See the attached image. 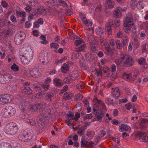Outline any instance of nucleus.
<instances>
[{"mask_svg":"<svg viewBox=\"0 0 148 148\" xmlns=\"http://www.w3.org/2000/svg\"><path fill=\"white\" fill-rule=\"evenodd\" d=\"M87 125L86 124H85L82 127L79 128L77 131V134L81 136L84 135L85 130L86 128Z\"/></svg>","mask_w":148,"mask_h":148,"instance_id":"21","label":"nucleus"},{"mask_svg":"<svg viewBox=\"0 0 148 148\" xmlns=\"http://www.w3.org/2000/svg\"><path fill=\"white\" fill-rule=\"evenodd\" d=\"M68 89V87L66 85L63 87V89L61 90L60 94H62L64 92L67 91Z\"/></svg>","mask_w":148,"mask_h":148,"instance_id":"53","label":"nucleus"},{"mask_svg":"<svg viewBox=\"0 0 148 148\" xmlns=\"http://www.w3.org/2000/svg\"><path fill=\"white\" fill-rule=\"evenodd\" d=\"M105 53L108 56H112L114 55V49H111L109 47H105Z\"/></svg>","mask_w":148,"mask_h":148,"instance_id":"24","label":"nucleus"},{"mask_svg":"<svg viewBox=\"0 0 148 148\" xmlns=\"http://www.w3.org/2000/svg\"><path fill=\"white\" fill-rule=\"evenodd\" d=\"M133 106L131 103H129L125 105V107L127 109L130 110L132 107H135L134 104H133Z\"/></svg>","mask_w":148,"mask_h":148,"instance_id":"51","label":"nucleus"},{"mask_svg":"<svg viewBox=\"0 0 148 148\" xmlns=\"http://www.w3.org/2000/svg\"><path fill=\"white\" fill-rule=\"evenodd\" d=\"M40 61L43 64H47L50 60V58L48 56L47 54L45 52H41L39 56Z\"/></svg>","mask_w":148,"mask_h":148,"instance_id":"9","label":"nucleus"},{"mask_svg":"<svg viewBox=\"0 0 148 148\" xmlns=\"http://www.w3.org/2000/svg\"><path fill=\"white\" fill-rule=\"evenodd\" d=\"M23 53L22 56L25 57L28 61H29L33 58V52L30 47L27 45L24 46L20 50Z\"/></svg>","mask_w":148,"mask_h":148,"instance_id":"4","label":"nucleus"},{"mask_svg":"<svg viewBox=\"0 0 148 148\" xmlns=\"http://www.w3.org/2000/svg\"><path fill=\"white\" fill-rule=\"evenodd\" d=\"M95 104L93 106V114H95V117L98 121H101L102 118L104 116L103 113L101 109H106L104 103L101 100H99L95 97L93 100Z\"/></svg>","mask_w":148,"mask_h":148,"instance_id":"1","label":"nucleus"},{"mask_svg":"<svg viewBox=\"0 0 148 148\" xmlns=\"http://www.w3.org/2000/svg\"><path fill=\"white\" fill-rule=\"evenodd\" d=\"M16 15L18 17H25L26 15L25 12L24 11L22 12L20 10H16Z\"/></svg>","mask_w":148,"mask_h":148,"instance_id":"35","label":"nucleus"},{"mask_svg":"<svg viewBox=\"0 0 148 148\" xmlns=\"http://www.w3.org/2000/svg\"><path fill=\"white\" fill-rule=\"evenodd\" d=\"M131 26L123 24V29L126 33H129L131 30Z\"/></svg>","mask_w":148,"mask_h":148,"instance_id":"37","label":"nucleus"},{"mask_svg":"<svg viewBox=\"0 0 148 148\" xmlns=\"http://www.w3.org/2000/svg\"><path fill=\"white\" fill-rule=\"evenodd\" d=\"M132 44L133 45L134 48H137L139 46L140 44L138 41L137 36H134L132 42Z\"/></svg>","mask_w":148,"mask_h":148,"instance_id":"27","label":"nucleus"},{"mask_svg":"<svg viewBox=\"0 0 148 148\" xmlns=\"http://www.w3.org/2000/svg\"><path fill=\"white\" fill-rule=\"evenodd\" d=\"M21 92L24 94L30 95L32 94L33 91L29 86L22 87L21 90Z\"/></svg>","mask_w":148,"mask_h":148,"instance_id":"13","label":"nucleus"},{"mask_svg":"<svg viewBox=\"0 0 148 148\" xmlns=\"http://www.w3.org/2000/svg\"><path fill=\"white\" fill-rule=\"evenodd\" d=\"M50 47L51 49H54L56 50L59 48V45L57 43L52 42L50 44Z\"/></svg>","mask_w":148,"mask_h":148,"instance_id":"46","label":"nucleus"},{"mask_svg":"<svg viewBox=\"0 0 148 148\" xmlns=\"http://www.w3.org/2000/svg\"><path fill=\"white\" fill-rule=\"evenodd\" d=\"M5 75L7 83L13 78V76L10 74H5Z\"/></svg>","mask_w":148,"mask_h":148,"instance_id":"47","label":"nucleus"},{"mask_svg":"<svg viewBox=\"0 0 148 148\" xmlns=\"http://www.w3.org/2000/svg\"><path fill=\"white\" fill-rule=\"evenodd\" d=\"M29 73L32 77L38 78L41 75V74L38 72L37 69H33L29 71Z\"/></svg>","mask_w":148,"mask_h":148,"instance_id":"16","label":"nucleus"},{"mask_svg":"<svg viewBox=\"0 0 148 148\" xmlns=\"http://www.w3.org/2000/svg\"><path fill=\"white\" fill-rule=\"evenodd\" d=\"M10 116H13L16 112V109L11 106L6 107Z\"/></svg>","mask_w":148,"mask_h":148,"instance_id":"25","label":"nucleus"},{"mask_svg":"<svg viewBox=\"0 0 148 148\" xmlns=\"http://www.w3.org/2000/svg\"><path fill=\"white\" fill-rule=\"evenodd\" d=\"M26 122L32 126H35L36 125L35 121L33 119H27L26 120Z\"/></svg>","mask_w":148,"mask_h":148,"instance_id":"43","label":"nucleus"},{"mask_svg":"<svg viewBox=\"0 0 148 148\" xmlns=\"http://www.w3.org/2000/svg\"><path fill=\"white\" fill-rule=\"evenodd\" d=\"M81 147H82L86 146L87 142L86 141L85 138L83 137H82L81 138Z\"/></svg>","mask_w":148,"mask_h":148,"instance_id":"48","label":"nucleus"},{"mask_svg":"<svg viewBox=\"0 0 148 148\" xmlns=\"http://www.w3.org/2000/svg\"><path fill=\"white\" fill-rule=\"evenodd\" d=\"M46 105V103L44 102L36 103L32 106L31 110L34 112L40 111V110L44 108Z\"/></svg>","mask_w":148,"mask_h":148,"instance_id":"10","label":"nucleus"},{"mask_svg":"<svg viewBox=\"0 0 148 148\" xmlns=\"http://www.w3.org/2000/svg\"><path fill=\"white\" fill-rule=\"evenodd\" d=\"M115 42L116 46V48L117 49H119L122 48L123 45L121 42L120 40H116Z\"/></svg>","mask_w":148,"mask_h":148,"instance_id":"41","label":"nucleus"},{"mask_svg":"<svg viewBox=\"0 0 148 148\" xmlns=\"http://www.w3.org/2000/svg\"><path fill=\"white\" fill-rule=\"evenodd\" d=\"M138 63L140 65H144L145 64V58L143 57L140 58L138 59Z\"/></svg>","mask_w":148,"mask_h":148,"instance_id":"49","label":"nucleus"},{"mask_svg":"<svg viewBox=\"0 0 148 148\" xmlns=\"http://www.w3.org/2000/svg\"><path fill=\"white\" fill-rule=\"evenodd\" d=\"M44 93L42 92H40L38 93L36 95V97L37 98H40L42 97V96L44 95Z\"/></svg>","mask_w":148,"mask_h":148,"instance_id":"59","label":"nucleus"},{"mask_svg":"<svg viewBox=\"0 0 148 148\" xmlns=\"http://www.w3.org/2000/svg\"><path fill=\"white\" fill-rule=\"evenodd\" d=\"M96 42L90 41L89 42V46L91 50L94 53H97V50L96 48Z\"/></svg>","mask_w":148,"mask_h":148,"instance_id":"22","label":"nucleus"},{"mask_svg":"<svg viewBox=\"0 0 148 148\" xmlns=\"http://www.w3.org/2000/svg\"><path fill=\"white\" fill-rule=\"evenodd\" d=\"M26 4L27 5L30 6L35 5L37 3L36 0H25Z\"/></svg>","mask_w":148,"mask_h":148,"instance_id":"29","label":"nucleus"},{"mask_svg":"<svg viewBox=\"0 0 148 148\" xmlns=\"http://www.w3.org/2000/svg\"><path fill=\"white\" fill-rule=\"evenodd\" d=\"M88 38L90 41L96 42V40L95 39L92 35H89L88 36Z\"/></svg>","mask_w":148,"mask_h":148,"instance_id":"57","label":"nucleus"},{"mask_svg":"<svg viewBox=\"0 0 148 148\" xmlns=\"http://www.w3.org/2000/svg\"><path fill=\"white\" fill-rule=\"evenodd\" d=\"M121 8L120 7H118L116 9L114 13V16L115 17L117 18L121 16Z\"/></svg>","mask_w":148,"mask_h":148,"instance_id":"26","label":"nucleus"},{"mask_svg":"<svg viewBox=\"0 0 148 148\" xmlns=\"http://www.w3.org/2000/svg\"><path fill=\"white\" fill-rule=\"evenodd\" d=\"M16 99L17 103L21 107L20 108L22 110L23 109L27 104L25 102V97L18 94L16 96Z\"/></svg>","mask_w":148,"mask_h":148,"instance_id":"8","label":"nucleus"},{"mask_svg":"<svg viewBox=\"0 0 148 148\" xmlns=\"http://www.w3.org/2000/svg\"><path fill=\"white\" fill-rule=\"evenodd\" d=\"M80 51H75V48L74 49L72 53V55L75 58H77L79 54L78 52Z\"/></svg>","mask_w":148,"mask_h":148,"instance_id":"60","label":"nucleus"},{"mask_svg":"<svg viewBox=\"0 0 148 148\" xmlns=\"http://www.w3.org/2000/svg\"><path fill=\"white\" fill-rule=\"evenodd\" d=\"M11 69L13 71L17 72L19 69L18 67L15 64H13L10 67Z\"/></svg>","mask_w":148,"mask_h":148,"instance_id":"44","label":"nucleus"},{"mask_svg":"<svg viewBox=\"0 0 148 148\" xmlns=\"http://www.w3.org/2000/svg\"><path fill=\"white\" fill-rule=\"evenodd\" d=\"M32 131L31 130H27L18 136L19 139L22 141L26 142L31 139L32 137Z\"/></svg>","mask_w":148,"mask_h":148,"instance_id":"5","label":"nucleus"},{"mask_svg":"<svg viewBox=\"0 0 148 148\" xmlns=\"http://www.w3.org/2000/svg\"><path fill=\"white\" fill-rule=\"evenodd\" d=\"M55 98V95L51 92H47L44 98L45 100L48 102L52 101Z\"/></svg>","mask_w":148,"mask_h":148,"instance_id":"14","label":"nucleus"},{"mask_svg":"<svg viewBox=\"0 0 148 148\" xmlns=\"http://www.w3.org/2000/svg\"><path fill=\"white\" fill-rule=\"evenodd\" d=\"M139 38L140 39H143L146 38V36L145 32H141L139 34Z\"/></svg>","mask_w":148,"mask_h":148,"instance_id":"50","label":"nucleus"},{"mask_svg":"<svg viewBox=\"0 0 148 148\" xmlns=\"http://www.w3.org/2000/svg\"><path fill=\"white\" fill-rule=\"evenodd\" d=\"M113 95L115 97H118L120 95V92L119 89L117 88H115L114 90L113 91Z\"/></svg>","mask_w":148,"mask_h":148,"instance_id":"38","label":"nucleus"},{"mask_svg":"<svg viewBox=\"0 0 148 148\" xmlns=\"http://www.w3.org/2000/svg\"><path fill=\"white\" fill-rule=\"evenodd\" d=\"M121 60H115V62L119 69H123L125 67H130L134 63L133 58L128 54L122 53L120 55Z\"/></svg>","mask_w":148,"mask_h":148,"instance_id":"2","label":"nucleus"},{"mask_svg":"<svg viewBox=\"0 0 148 148\" xmlns=\"http://www.w3.org/2000/svg\"><path fill=\"white\" fill-rule=\"evenodd\" d=\"M41 86L45 90H46L49 88V85L48 84L44 83L41 85Z\"/></svg>","mask_w":148,"mask_h":148,"instance_id":"55","label":"nucleus"},{"mask_svg":"<svg viewBox=\"0 0 148 148\" xmlns=\"http://www.w3.org/2000/svg\"><path fill=\"white\" fill-rule=\"evenodd\" d=\"M124 77L128 81H130L131 78V75L130 74L127 75V74H125L124 75Z\"/></svg>","mask_w":148,"mask_h":148,"instance_id":"58","label":"nucleus"},{"mask_svg":"<svg viewBox=\"0 0 148 148\" xmlns=\"http://www.w3.org/2000/svg\"><path fill=\"white\" fill-rule=\"evenodd\" d=\"M95 10L97 12H99L102 9V7L101 5H98V6L95 7Z\"/></svg>","mask_w":148,"mask_h":148,"instance_id":"64","label":"nucleus"},{"mask_svg":"<svg viewBox=\"0 0 148 148\" xmlns=\"http://www.w3.org/2000/svg\"><path fill=\"white\" fill-rule=\"evenodd\" d=\"M114 3L112 0H106L105 6L106 9L112 8L113 7Z\"/></svg>","mask_w":148,"mask_h":148,"instance_id":"19","label":"nucleus"},{"mask_svg":"<svg viewBox=\"0 0 148 148\" xmlns=\"http://www.w3.org/2000/svg\"><path fill=\"white\" fill-rule=\"evenodd\" d=\"M50 112L51 111L49 109H46L42 110L41 114L43 118L45 119L49 116Z\"/></svg>","mask_w":148,"mask_h":148,"instance_id":"18","label":"nucleus"},{"mask_svg":"<svg viewBox=\"0 0 148 148\" xmlns=\"http://www.w3.org/2000/svg\"><path fill=\"white\" fill-rule=\"evenodd\" d=\"M69 68V65L68 64H64L61 68V71L62 72L65 73L68 70Z\"/></svg>","mask_w":148,"mask_h":148,"instance_id":"33","label":"nucleus"},{"mask_svg":"<svg viewBox=\"0 0 148 148\" xmlns=\"http://www.w3.org/2000/svg\"><path fill=\"white\" fill-rule=\"evenodd\" d=\"M24 9L29 14L32 16H36V12H35V9H32L31 6L27 5L25 8Z\"/></svg>","mask_w":148,"mask_h":148,"instance_id":"17","label":"nucleus"},{"mask_svg":"<svg viewBox=\"0 0 148 148\" xmlns=\"http://www.w3.org/2000/svg\"><path fill=\"white\" fill-rule=\"evenodd\" d=\"M95 32L97 35H100L102 34L103 31L101 27H98L96 29Z\"/></svg>","mask_w":148,"mask_h":148,"instance_id":"40","label":"nucleus"},{"mask_svg":"<svg viewBox=\"0 0 148 148\" xmlns=\"http://www.w3.org/2000/svg\"><path fill=\"white\" fill-rule=\"evenodd\" d=\"M0 83L2 84L7 83L5 74L4 75H0Z\"/></svg>","mask_w":148,"mask_h":148,"instance_id":"36","label":"nucleus"},{"mask_svg":"<svg viewBox=\"0 0 148 148\" xmlns=\"http://www.w3.org/2000/svg\"><path fill=\"white\" fill-rule=\"evenodd\" d=\"M136 27L135 25H134L132 28V33L134 35H135L134 36H137V35L136 34Z\"/></svg>","mask_w":148,"mask_h":148,"instance_id":"54","label":"nucleus"},{"mask_svg":"<svg viewBox=\"0 0 148 148\" xmlns=\"http://www.w3.org/2000/svg\"><path fill=\"white\" fill-rule=\"evenodd\" d=\"M35 12L36 13V16L38 14L45 15L46 14V10L42 6L39 7L36 10L35 9Z\"/></svg>","mask_w":148,"mask_h":148,"instance_id":"15","label":"nucleus"},{"mask_svg":"<svg viewBox=\"0 0 148 148\" xmlns=\"http://www.w3.org/2000/svg\"><path fill=\"white\" fill-rule=\"evenodd\" d=\"M23 33L21 32H18L15 35L14 40L16 45H19L21 43V41L24 39L23 36Z\"/></svg>","mask_w":148,"mask_h":148,"instance_id":"11","label":"nucleus"},{"mask_svg":"<svg viewBox=\"0 0 148 148\" xmlns=\"http://www.w3.org/2000/svg\"><path fill=\"white\" fill-rule=\"evenodd\" d=\"M133 15L131 13H128L127 14L126 17L125 19L123 24L131 26L132 25V23L133 21Z\"/></svg>","mask_w":148,"mask_h":148,"instance_id":"12","label":"nucleus"},{"mask_svg":"<svg viewBox=\"0 0 148 148\" xmlns=\"http://www.w3.org/2000/svg\"><path fill=\"white\" fill-rule=\"evenodd\" d=\"M87 135L89 137H93L95 135V132L92 130H88L87 131Z\"/></svg>","mask_w":148,"mask_h":148,"instance_id":"45","label":"nucleus"},{"mask_svg":"<svg viewBox=\"0 0 148 148\" xmlns=\"http://www.w3.org/2000/svg\"><path fill=\"white\" fill-rule=\"evenodd\" d=\"M75 107L77 109V111L78 112L80 111L82 109V107L79 103H77L75 106Z\"/></svg>","mask_w":148,"mask_h":148,"instance_id":"56","label":"nucleus"},{"mask_svg":"<svg viewBox=\"0 0 148 148\" xmlns=\"http://www.w3.org/2000/svg\"><path fill=\"white\" fill-rule=\"evenodd\" d=\"M123 32L119 30L116 34V36L118 38H121L123 37Z\"/></svg>","mask_w":148,"mask_h":148,"instance_id":"52","label":"nucleus"},{"mask_svg":"<svg viewBox=\"0 0 148 148\" xmlns=\"http://www.w3.org/2000/svg\"><path fill=\"white\" fill-rule=\"evenodd\" d=\"M64 83L66 84H70L72 82V79L70 76L65 78L63 80Z\"/></svg>","mask_w":148,"mask_h":148,"instance_id":"42","label":"nucleus"},{"mask_svg":"<svg viewBox=\"0 0 148 148\" xmlns=\"http://www.w3.org/2000/svg\"><path fill=\"white\" fill-rule=\"evenodd\" d=\"M130 127L127 124H122L119 127V130L121 132H123L124 131H128L130 130Z\"/></svg>","mask_w":148,"mask_h":148,"instance_id":"23","label":"nucleus"},{"mask_svg":"<svg viewBox=\"0 0 148 148\" xmlns=\"http://www.w3.org/2000/svg\"><path fill=\"white\" fill-rule=\"evenodd\" d=\"M37 123L38 124V125L39 126H41V127H42L44 125V123L43 121L41 120H39L37 121Z\"/></svg>","mask_w":148,"mask_h":148,"instance_id":"61","label":"nucleus"},{"mask_svg":"<svg viewBox=\"0 0 148 148\" xmlns=\"http://www.w3.org/2000/svg\"><path fill=\"white\" fill-rule=\"evenodd\" d=\"M13 32L12 29L8 28L5 30L3 34L4 36L11 35L13 34Z\"/></svg>","mask_w":148,"mask_h":148,"instance_id":"31","label":"nucleus"},{"mask_svg":"<svg viewBox=\"0 0 148 148\" xmlns=\"http://www.w3.org/2000/svg\"><path fill=\"white\" fill-rule=\"evenodd\" d=\"M12 96L9 94H4L0 96V104L4 105L11 102Z\"/></svg>","mask_w":148,"mask_h":148,"instance_id":"7","label":"nucleus"},{"mask_svg":"<svg viewBox=\"0 0 148 148\" xmlns=\"http://www.w3.org/2000/svg\"><path fill=\"white\" fill-rule=\"evenodd\" d=\"M110 69L112 72H115L116 71V66L114 64L112 65L110 67Z\"/></svg>","mask_w":148,"mask_h":148,"instance_id":"63","label":"nucleus"},{"mask_svg":"<svg viewBox=\"0 0 148 148\" xmlns=\"http://www.w3.org/2000/svg\"><path fill=\"white\" fill-rule=\"evenodd\" d=\"M1 115L3 117L5 118H8L10 117L6 107L2 109L1 111Z\"/></svg>","mask_w":148,"mask_h":148,"instance_id":"20","label":"nucleus"},{"mask_svg":"<svg viewBox=\"0 0 148 148\" xmlns=\"http://www.w3.org/2000/svg\"><path fill=\"white\" fill-rule=\"evenodd\" d=\"M11 21L13 22H16V17L13 14H12L10 17Z\"/></svg>","mask_w":148,"mask_h":148,"instance_id":"62","label":"nucleus"},{"mask_svg":"<svg viewBox=\"0 0 148 148\" xmlns=\"http://www.w3.org/2000/svg\"><path fill=\"white\" fill-rule=\"evenodd\" d=\"M106 103L108 105L110 104H112L115 102V101L113 99H112L110 98H107L105 100Z\"/></svg>","mask_w":148,"mask_h":148,"instance_id":"39","label":"nucleus"},{"mask_svg":"<svg viewBox=\"0 0 148 148\" xmlns=\"http://www.w3.org/2000/svg\"><path fill=\"white\" fill-rule=\"evenodd\" d=\"M58 3L61 6H62L64 7H66L69 5V3L68 1L65 2L64 0H58Z\"/></svg>","mask_w":148,"mask_h":148,"instance_id":"34","label":"nucleus"},{"mask_svg":"<svg viewBox=\"0 0 148 148\" xmlns=\"http://www.w3.org/2000/svg\"><path fill=\"white\" fill-rule=\"evenodd\" d=\"M18 129L17 124L12 122L7 124L5 126L4 130L7 134L13 135L17 133Z\"/></svg>","mask_w":148,"mask_h":148,"instance_id":"3","label":"nucleus"},{"mask_svg":"<svg viewBox=\"0 0 148 148\" xmlns=\"http://www.w3.org/2000/svg\"><path fill=\"white\" fill-rule=\"evenodd\" d=\"M54 84L57 86H61L63 85V82L60 79L56 78L54 79Z\"/></svg>","mask_w":148,"mask_h":148,"instance_id":"32","label":"nucleus"},{"mask_svg":"<svg viewBox=\"0 0 148 148\" xmlns=\"http://www.w3.org/2000/svg\"><path fill=\"white\" fill-rule=\"evenodd\" d=\"M75 44L77 47L79 46L78 48H75V51H83L86 48V46L83 40L81 38H79L76 40L74 42Z\"/></svg>","mask_w":148,"mask_h":148,"instance_id":"6","label":"nucleus"},{"mask_svg":"<svg viewBox=\"0 0 148 148\" xmlns=\"http://www.w3.org/2000/svg\"><path fill=\"white\" fill-rule=\"evenodd\" d=\"M73 95L72 93L70 92L65 93L63 96V99L65 100H69L71 99L73 96Z\"/></svg>","mask_w":148,"mask_h":148,"instance_id":"30","label":"nucleus"},{"mask_svg":"<svg viewBox=\"0 0 148 148\" xmlns=\"http://www.w3.org/2000/svg\"><path fill=\"white\" fill-rule=\"evenodd\" d=\"M0 148H13L11 144L7 142L1 143L0 144Z\"/></svg>","mask_w":148,"mask_h":148,"instance_id":"28","label":"nucleus"}]
</instances>
